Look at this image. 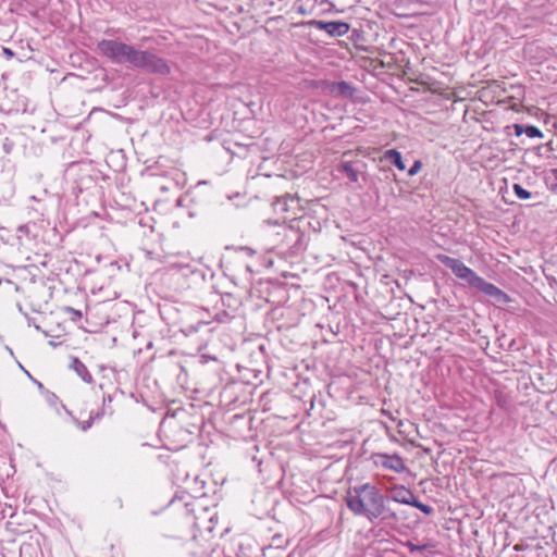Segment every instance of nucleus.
Wrapping results in <instances>:
<instances>
[{"mask_svg":"<svg viewBox=\"0 0 557 557\" xmlns=\"http://www.w3.org/2000/svg\"><path fill=\"white\" fill-rule=\"evenodd\" d=\"M436 259L449 268L457 278L467 282L470 287L482 292L485 296L494 298L499 302L508 304L510 301V297L505 292L478 275L475 271L467 267L461 260L444 253H438Z\"/></svg>","mask_w":557,"mask_h":557,"instance_id":"f257e3e1","label":"nucleus"},{"mask_svg":"<svg viewBox=\"0 0 557 557\" xmlns=\"http://www.w3.org/2000/svg\"><path fill=\"white\" fill-rule=\"evenodd\" d=\"M346 502L354 512L369 519L381 516L384 510L383 497L377 490H348Z\"/></svg>","mask_w":557,"mask_h":557,"instance_id":"f03ea898","label":"nucleus"},{"mask_svg":"<svg viewBox=\"0 0 557 557\" xmlns=\"http://www.w3.org/2000/svg\"><path fill=\"white\" fill-rule=\"evenodd\" d=\"M97 50L113 63H129L134 67L140 53V50H137L134 46L116 39H102L98 41Z\"/></svg>","mask_w":557,"mask_h":557,"instance_id":"7ed1b4c3","label":"nucleus"},{"mask_svg":"<svg viewBox=\"0 0 557 557\" xmlns=\"http://www.w3.org/2000/svg\"><path fill=\"white\" fill-rule=\"evenodd\" d=\"M135 69L159 76H168L171 74L169 62L149 50H140Z\"/></svg>","mask_w":557,"mask_h":557,"instance_id":"20e7f679","label":"nucleus"},{"mask_svg":"<svg viewBox=\"0 0 557 557\" xmlns=\"http://www.w3.org/2000/svg\"><path fill=\"white\" fill-rule=\"evenodd\" d=\"M268 455L257 457L255 454H251V451H259V448L257 445H253L246 451V457L251 458V461L257 462V467L259 469V473L263 474L265 473L269 478L274 475L276 468L278 466V460L275 457V448L274 441L270 440L268 445Z\"/></svg>","mask_w":557,"mask_h":557,"instance_id":"39448f33","label":"nucleus"},{"mask_svg":"<svg viewBox=\"0 0 557 557\" xmlns=\"http://www.w3.org/2000/svg\"><path fill=\"white\" fill-rule=\"evenodd\" d=\"M370 459L374 466L394 472H403L406 469L404 459L397 454L373 453Z\"/></svg>","mask_w":557,"mask_h":557,"instance_id":"423d86ee","label":"nucleus"},{"mask_svg":"<svg viewBox=\"0 0 557 557\" xmlns=\"http://www.w3.org/2000/svg\"><path fill=\"white\" fill-rule=\"evenodd\" d=\"M221 301L225 309L218 312L215 314V319L221 323H225L236 317L239 308L242 307V300L232 293H225L221 296Z\"/></svg>","mask_w":557,"mask_h":557,"instance_id":"0eeeda50","label":"nucleus"},{"mask_svg":"<svg viewBox=\"0 0 557 557\" xmlns=\"http://www.w3.org/2000/svg\"><path fill=\"white\" fill-rule=\"evenodd\" d=\"M317 28L325 30L332 37H341L349 32V24L342 21H313Z\"/></svg>","mask_w":557,"mask_h":557,"instance_id":"6e6552de","label":"nucleus"},{"mask_svg":"<svg viewBox=\"0 0 557 557\" xmlns=\"http://www.w3.org/2000/svg\"><path fill=\"white\" fill-rule=\"evenodd\" d=\"M325 89L336 98H350L354 96V87L345 81L327 83Z\"/></svg>","mask_w":557,"mask_h":557,"instance_id":"1a4fd4ad","label":"nucleus"},{"mask_svg":"<svg viewBox=\"0 0 557 557\" xmlns=\"http://www.w3.org/2000/svg\"><path fill=\"white\" fill-rule=\"evenodd\" d=\"M64 408V410L66 411V413L72 417L73 421L77 424V426L82 430V431H87L91 428V425L94 424V422L96 420H99L101 419L104 414H106V410L104 409H101L99 411H91L90 414H89V419L87 421H79L78 419H76L75 417H73L72 414V411H70L69 409L65 408V406L63 405L62 406Z\"/></svg>","mask_w":557,"mask_h":557,"instance_id":"9d476101","label":"nucleus"},{"mask_svg":"<svg viewBox=\"0 0 557 557\" xmlns=\"http://www.w3.org/2000/svg\"><path fill=\"white\" fill-rule=\"evenodd\" d=\"M276 158L275 156L264 157L261 163L258 165L259 175L271 177L276 175Z\"/></svg>","mask_w":557,"mask_h":557,"instance_id":"9b49d317","label":"nucleus"},{"mask_svg":"<svg viewBox=\"0 0 557 557\" xmlns=\"http://www.w3.org/2000/svg\"><path fill=\"white\" fill-rule=\"evenodd\" d=\"M70 368L76 372V374L86 383H92V375L87 370L86 366L77 358L73 357Z\"/></svg>","mask_w":557,"mask_h":557,"instance_id":"f8f14e48","label":"nucleus"},{"mask_svg":"<svg viewBox=\"0 0 557 557\" xmlns=\"http://www.w3.org/2000/svg\"><path fill=\"white\" fill-rule=\"evenodd\" d=\"M208 497L207 493H202L201 496L195 497V500L193 503H188L187 505L191 507V510L194 512L198 511H207L211 506H216V498H212L210 503L206 502V498Z\"/></svg>","mask_w":557,"mask_h":557,"instance_id":"ddd939ff","label":"nucleus"},{"mask_svg":"<svg viewBox=\"0 0 557 557\" xmlns=\"http://www.w3.org/2000/svg\"><path fill=\"white\" fill-rule=\"evenodd\" d=\"M515 129H516V134L518 136L524 133L529 138H542L543 137L542 131L534 125H528V126L523 127L522 125L516 124Z\"/></svg>","mask_w":557,"mask_h":557,"instance_id":"4468645a","label":"nucleus"},{"mask_svg":"<svg viewBox=\"0 0 557 557\" xmlns=\"http://www.w3.org/2000/svg\"><path fill=\"white\" fill-rule=\"evenodd\" d=\"M36 227V223L22 224L16 228L17 239L20 245L26 244L30 239L32 230Z\"/></svg>","mask_w":557,"mask_h":557,"instance_id":"2eb2a0df","label":"nucleus"},{"mask_svg":"<svg viewBox=\"0 0 557 557\" xmlns=\"http://www.w3.org/2000/svg\"><path fill=\"white\" fill-rule=\"evenodd\" d=\"M385 160L392 162L398 170L404 171L406 165L403 161L400 152L396 149H389L384 152Z\"/></svg>","mask_w":557,"mask_h":557,"instance_id":"dca6fc26","label":"nucleus"},{"mask_svg":"<svg viewBox=\"0 0 557 557\" xmlns=\"http://www.w3.org/2000/svg\"><path fill=\"white\" fill-rule=\"evenodd\" d=\"M247 139H248V143H240L234 138H230L227 140H225V149L227 151H230L232 154L238 153L237 149L246 150L247 148H249L252 145L251 138H247Z\"/></svg>","mask_w":557,"mask_h":557,"instance_id":"f3484780","label":"nucleus"},{"mask_svg":"<svg viewBox=\"0 0 557 557\" xmlns=\"http://www.w3.org/2000/svg\"><path fill=\"white\" fill-rule=\"evenodd\" d=\"M210 322L199 319L196 323H188L184 327H182V332L186 335H190L193 333L199 332L201 329L207 327Z\"/></svg>","mask_w":557,"mask_h":557,"instance_id":"a211bd4d","label":"nucleus"},{"mask_svg":"<svg viewBox=\"0 0 557 557\" xmlns=\"http://www.w3.org/2000/svg\"><path fill=\"white\" fill-rule=\"evenodd\" d=\"M341 170L350 182H352V183L358 182V178H359L358 172L355 170V168L350 163H348V162L343 163L341 165Z\"/></svg>","mask_w":557,"mask_h":557,"instance_id":"6ab92c4d","label":"nucleus"},{"mask_svg":"<svg viewBox=\"0 0 557 557\" xmlns=\"http://www.w3.org/2000/svg\"><path fill=\"white\" fill-rule=\"evenodd\" d=\"M512 189L517 198L521 200H528L532 197V194L523 188L520 184H513Z\"/></svg>","mask_w":557,"mask_h":557,"instance_id":"aec40b11","label":"nucleus"},{"mask_svg":"<svg viewBox=\"0 0 557 557\" xmlns=\"http://www.w3.org/2000/svg\"><path fill=\"white\" fill-rule=\"evenodd\" d=\"M409 549L410 552H418V550H424L426 548H433L435 547L434 544H424V545H414L412 542L410 541H407L406 544H405Z\"/></svg>","mask_w":557,"mask_h":557,"instance_id":"412c9836","label":"nucleus"},{"mask_svg":"<svg viewBox=\"0 0 557 557\" xmlns=\"http://www.w3.org/2000/svg\"><path fill=\"white\" fill-rule=\"evenodd\" d=\"M278 20L277 17H270L265 22V25H264V29L267 33H270V34H274L276 33V24H277Z\"/></svg>","mask_w":557,"mask_h":557,"instance_id":"4be33fe9","label":"nucleus"},{"mask_svg":"<svg viewBox=\"0 0 557 557\" xmlns=\"http://www.w3.org/2000/svg\"><path fill=\"white\" fill-rule=\"evenodd\" d=\"M211 475H212L211 484H213V485H224L225 484L226 479L220 471H218L216 475H214L213 473H211Z\"/></svg>","mask_w":557,"mask_h":557,"instance_id":"5701e85b","label":"nucleus"},{"mask_svg":"<svg viewBox=\"0 0 557 557\" xmlns=\"http://www.w3.org/2000/svg\"><path fill=\"white\" fill-rule=\"evenodd\" d=\"M422 168V162L419 161V160H416L413 162V164L410 166V169L408 170V175L409 176H414L416 174L419 173V171L421 170Z\"/></svg>","mask_w":557,"mask_h":557,"instance_id":"b1692460","label":"nucleus"},{"mask_svg":"<svg viewBox=\"0 0 557 557\" xmlns=\"http://www.w3.org/2000/svg\"><path fill=\"white\" fill-rule=\"evenodd\" d=\"M113 397L111 395H106L103 396V399H102V409L106 410V414H112L113 413V410H109L108 411V405H110V403L112 401Z\"/></svg>","mask_w":557,"mask_h":557,"instance_id":"393cba45","label":"nucleus"},{"mask_svg":"<svg viewBox=\"0 0 557 557\" xmlns=\"http://www.w3.org/2000/svg\"><path fill=\"white\" fill-rule=\"evenodd\" d=\"M64 310L67 311V312H71L73 314V320L81 319L82 315H83L82 311L75 310L72 307H65Z\"/></svg>","mask_w":557,"mask_h":557,"instance_id":"a878e982","label":"nucleus"},{"mask_svg":"<svg viewBox=\"0 0 557 557\" xmlns=\"http://www.w3.org/2000/svg\"><path fill=\"white\" fill-rule=\"evenodd\" d=\"M414 506L418 507L421 511H423L426 515H430L432 512V508L428 505L414 503Z\"/></svg>","mask_w":557,"mask_h":557,"instance_id":"bb28decb","label":"nucleus"},{"mask_svg":"<svg viewBox=\"0 0 557 557\" xmlns=\"http://www.w3.org/2000/svg\"><path fill=\"white\" fill-rule=\"evenodd\" d=\"M2 53L8 58V59H12L15 53L12 49L10 48H7V47H2Z\"/></svg>","mask_w":557,"mask_h":557,"instance_id":"cd10ccee","label":"nucleus"},{"mask_svg":"<svg viewBox=\"0 0 557 557\" xmlns=\"http://www.w3.org/2000/svg\"><path fill=\"white\" fill-rule=\"evenodd\" d=\"M3 149L5 151V153H10L13 149V143L10 141L8 138L5 139L4 144H3Z\"/></svg>","mask_w":557,"mask_h":557,"instance_id":"c85d7f7f","label":"nucleus"},{"mask_svg":"<svg viewBox=\"0 0 557 557\" xmlns=\"http://www.w3.org/2000/svg\"><path fill=\"white\" fill-rule=\"evenodd\" d=\"M48 396H47V400L50 403V404H55L57 400H58V396L54 394V393H50V392H47Z\"/></svg>","mask_w":557,"mask_h":557,"instance_id":"c756f323","label":"nucleus"},{"mask_svg":"<svg viewBox=\"0 0 557 557\" xmlns=\"http://www.w3.org/2000/svg\"><path fill=\"white\" fill-rule=\"evenodd\" d=\"M35 383L37 384L38 388L39 389H42L44 388V385L42 383L38 382V381H35Z\"/></svg>","mask_w":557,"mask_h":557,"instance_id":"7c9ffc66","label":"nucleus"},{"mask_svg":"<svg viewBox=\"0 0 557 557\" xmlns=\"http://www.w3.org/2000/svg\"><path fill=\"white\" fill-rule=\"evenodd\" d=\"M552 173H553L554 177L557 180V169H553Z\"/></svg>","mask_w":557,"mask_h":557,"instance_id":"2f4dec72","label":"nucleus"},{"mask_svg":"<svg viewBox=\"0 0 557 557\" xmlns=\"http://www.w3.org/2000/svg\"><path fill=\"white\" fill-rule=\"evenodd\" d=\"M268 222H269L270 224H273V225L278 224V222H277V221L268 220Z\"/></svg>","mask_w":557,"mask_h":557,"instance_id":"473e14b6","label":"nucleus"},{"mask_svg":"<svg viewBox=\"0 0 557 557\" xmlns=\"http://www.w3.org/2000/svg\"><path fill=\"white\" fill-rule=\"evenodd\" d=\"M182 200H183L182 198H178V199H177V202H176V203H177V206H182Z\"/></svg>","mask_w":557,"mask_h":557,"instance_id":"72a5a7b5","label":"nucleus"},{"mask_svg":"<svg viewBox=\"0 0 557 557\" xmlns=\"http://www.w3.org/2000/svg\"><path fill=\"white\" fill-rule=\"evenodd\" d=\"M361 487L367 488V487H370V485H369V483H366Z\"/></svg>","mask_w":557,"mask_h":557,"instance_id":"f704fd0d","label":"nucleus"},{"mask_svg":"<svg viewBox=\"0 0 557 557\" xmlns=\"http://www.w3.org/2000/svg\"><path fill=\"white\" fill-rule=\"evenodd\" d=\"M278 201V197H274V201H273V205Z\"/></svg>","mask_w":557,"mask_h":557,"instance_id":"c9c22d12","label":"nucleus"}]
</instances>
